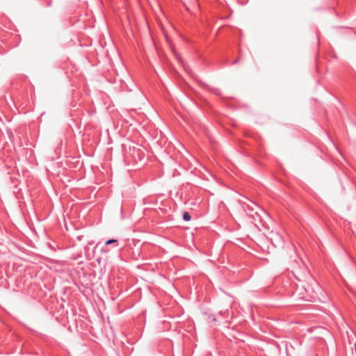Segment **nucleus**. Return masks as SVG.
<instances>
[{
	"mask_svg": "<svg viewBox=\"0 0 356 356\" xmlns=\"http://www.w3.org/2000/svg\"><path fill=\"white\" fill-rule=\"evenodd\" d=\"M261 209L257 203L246 197V222H248L250 227L259 229L261 222Z\"/></svg>",
	"mask_w": 356,
	"mask_h": 356,
	"instance_id": "1",
	"label": "nucleus"
},
{
	"mask_svg": "<svg viewBox=\"0 0 356 356\" xmlns=\"http://www.w3.org/2000/svg\"><path fill=\"white\" fill-rule=\"evenodd\" d=\"M113 243H115V246H117L118 245V241L117 239H108L105 242L106 245H108Z\"/></svg>",
	"mask_w": 356,
	"mask_h": 356,
	"instance_id": "3",
	"label": "nucleus"
},
{
	"mask_svg": "<svg viewBox=\"0 0 356 356\" xmlns=\"http://www.w3.org/2000/svg\"><path fill=\"white\" fill-rule=\"evenodd\" d=\"M209 89L212 93H213L216 95L220 96L222 95V92H221L220 89H219V88H209Z\"/></svg>",
	"mask_w": 356,
	"mask_h": 356,
	"instance_id": "2",
	"label": "nucleus"
},
{
	"mask_svg": "<svg viewBox=\"0 0 356 356\" xmlns=\"http://www.w3.org/2000/svg\"><path fill=\"white\" fill-rule=\"evenodd\" d=\"M302 298L307 300H310L309 298H307V297H303Z\"/></svg>",
	"mask_w": 356,
	"mask_h": 356,
	"instance_id": "6",
	"label": "nucleus"
},
{
	"mask_svg": "<svg viewBox=\"0 0 356 356\" xmlns=\"http://www.w3.org/2000/svg\"><path fill=\"white\" fill-rule=\"evenodd\" d=\"M191 219V217L190 213L188 212H187V211H185L183 213V220L184 221H189Z\"/></svg>",
	"mask_w": 356,
	"mask_h": 356,
	"instance_id": "4",
	"label": "nucleus"
},
{
	"mask_svg": "<svg viewBox=\"0 0 356 356\" xmlns=\"http://www.w3.org/2000/svg\"><path fill=\"white\" fill-rule=\"evenodd\" d=\"M238 62V58L235 59L234 61L232 62V65H235Z\"/></svg>",
	"mask_w": 356,
	"mask_h": 356,
	"instance_id": "5",
	"label": "nucleus"
},
{
	"mask_svg": "<svg viewBox=\"0 0 356 356\" xmlns=\"http://www.w3.org/2000/svg\"><path fill=\"white\" fill-rule=\"evenodd\" d=\"M310 298L314 299V298H315V297H314V296H311V297H310Z\"/></svg>",
	"mask_w": 356,
	"mask_h": 356,
	"instance_id": "7",
	"label": "nucleus"
}]
</instances>
